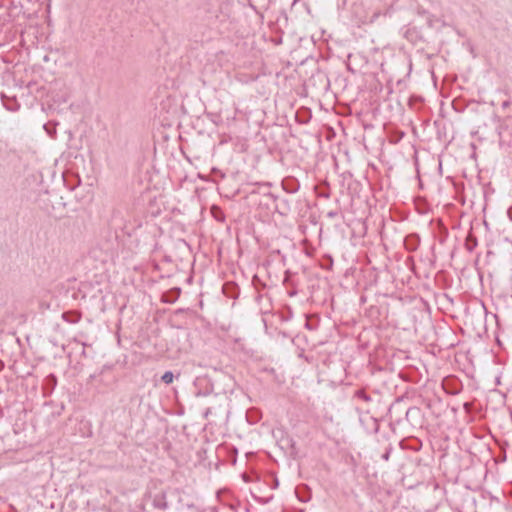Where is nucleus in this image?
I'll return each instance as SVG.
<instances>
[{
  "instance_id": "f257e3e1",
  "label": "nucleus",
  "mask_w": 512,
  "mask_h": 512,
  "mask_svg": "<svg viewBox=\"0 0 512 512\" xmlns=\"http://www.w3.org/2000/svg\"><path fill=\"white\" fill-rule=\"evenodd\" d=\"M174 376L172 372H165L162 376V380L166 384H170L173 382Z\"/></svg>"
}]
</instances>
